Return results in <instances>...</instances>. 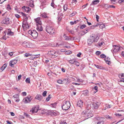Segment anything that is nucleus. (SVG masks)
I'll return each instance as SVG.
<instances>
[{"label": "nucleus", "instance_id": "nucleus-46", "mask_svg": "<svg viewBox=\"0 0 124 124\" xmlns=\"http://www.w3.org/2000/svg\"><path fill=\"white\" fill-rule=\"evenodd\" d=\"M96 18L97 22L99 21V16L98 15H96Z\"/></svg>", "mask_w": 124, "mask_h": 124}, {"label": "nucleus", "instance_id": "nucleus-64", "mask_svg": "<svg viewBox=\"0 0 124 124\" xmlns=\"http://www.w3.org/2000/svg\"><path fill=\"white\" fill-rule=\"evenodd\" d=\"M9 55L12 56L13 55V53L12 52H10L9 53Z\"/></svg>", "mask_w": 124, "mask_h": 124}, {"label": "nucleus", "instance_id": "nucleus-29", "mask_svg": "<svg viewBox=\"0 0 124 124\" xmlns=\"http://www.w3.org/2000/svg\"><path fill=\"white\" fill-rule=\"evenodd\" d=\"M68 6L67 4H65L63 6V9L64 10H66L68 9Z\"/></svg>", "mask_w": 124, "mask_h": 124}, {"label": "nucleus", "instance_id": "nucleus-31", "mask_svg": "<svg viewBox=\"0 0 124 124\" xmlns=\"http://www.w3.org/2000/svg\"><path fill=\"white\" fill-rule=\"evenodd\" d=\"M91 29L90 27H89L85 29V30L84 31V32L85 33H86L87 32L89 31V30Z\"/></svg>", "mask_w": 124, "mask_h": 124}, {"label": "nucleus", "instance_id": "nucleus-58", "mask_svg": "<svg viewBox=\"0 0 124 124\" xmlns=\"http://www.w3.org/2000/svg\"><path fill=\"white\" fill-rule=\"evenodd\" d=\"M88 5V4L87 3L85 5H84L82 6V7H83L84 8H85Z\"/></svg>", "mask_w": 124, "mask_h": 124}, {"label": "nucleus", "instance_id": "nucleus-10", "mask_svg": "<svg viewBox=\"0 0 124 124\" xmlns=\"http://www.w3.org/2000/svg\"><path fill=\"white\" fill-rule=\"evenodd\" d=\"M17 59V58H16V59L12 60L10 62L9 65L10 66L14 67V65L16 64L17 62L18 59Z\"/></svg>", "mask_w": 124, "mask_h": 124}, {"label": "nucleus", "instance_id": "nucleus-30", "mask_svg": "<svg viewBox=\"0 0 124 124\" xmlns=\"http://www.w3.org/2000/svg\"><path fill=\"white\" fill-rule=\"evenodd\" d=\"M98 44L99 46H101L103 44H104V43L103 42L101 41H100Z\"/></svg>", "mask_w": 124, "mask_h": 124}, {"label": "nucleus", "instance_id": "nucleus-21", "mask_svg": "<svg viewBox=\"0 0 124 124\" xmlns=\"http://www.w3.org/2000/svg\"><path fill=\"white\" fill-rule=\"evenodd\" d=\"M94 65L96 68L98 69L101 70L105 69L102 66H100L96 64H94Z\"/></svg>", "mask_w": 124, "mask_h": 124}, {"label": "nucleus", "instance_id": "nucleus-36", "mask_svg": "<svg viewBox=\"0 0 124 124\" xmlns=\"http://www.w3.org/2000/svg\"><path fill=\"white\" fill-rule=\"evenodd\" d=\"M93 89H94L95 91H94V93H96L98 91V87L97 86H95L93 88Z\"/></svg>", "mask_w": 124, "mask_h": 124}, {"label": "nucleus", "instance_id": "nucleus-34", "mask_svg": "<svg viewBox=\"0 0 124 124\" xmlns=\"http://www.w3.org/2000/svg\"><path fill=\"white\" fill-rule=\"evenodd\" d=\"M106 5L107 6V8H115V6L113 5H109V6H108L107 4L105 5V6H106Z\"/></svg>", "mask_w": 124, "mask_h": 124}, {"label": "nucleus", "instance_id": "nucleus-41", "mask_svg": "<svg viewBox=\"0 0 124 124\" xmlns=\"http://www.w3.org/2000/svg\"><path fill=\"white\" fill-rule=\"evenodd\" d=\"M75 62V61L73 59L69 61V62L71 64L74 63Z\"/></svg>", "mask_w": 124, "mask_h": 124}, {"label": "nucleus", "instance_id": "nucleus-3", "mask_svg": "<svg viewBox=\"0 0 124 124\" xmlns=\"http://www.w3.org/2000/svg\"><path fill=\"white\" fill-rule=\"evenodd\" d=\"M70 106V103L68 101H64L62 103V108L63 110H67Z\"/></svg>", "mask_w": 124, "mask_h": 124}, {"label": "nucleus", "instance_id": "nucleus-7", "mask_svg": "<svg viewBox=\"0 0 124 124\" xmlns=\"http://www.w3.org/2000/svg\"><path fill=\"white\" fill-rule=\"evenodd\" d=\"M27 18H25V20L23 21V23L22 27L24 30H25L29 28L28 23L27 22Z\"/></svg>", "mask_w": 124, "mask_h": 124}, {"label": "nucleus", "instance_id": "nucleus-17", "mask_svg": "<svg viewBox=\"0 0 124 124\" xmlns=\"http://www.w3.org/2000/svg\"><path fill=\"white\" fill-rule=\"evenodd\" d=\"M98 103V102H93V108L94 109H97L98 108L99 106V104L97 103Z\"/></svg>", "mask_w": 124, "mask_h": 124}, {"label": "nucleus", "instance_id": "nucleus-5", "mask_svg": "<svg viewBox=\"0 0 124 124\" xmlns=\"http://www.w3.org/2000/svg\"><path fill=\"white\" fill-rule=\"evenodd\" d=\"M28 33L31 34L34 39H36L38 36V33L35 30H29Z\"/></svg>", "mask_w": 124, "mask_h": 124}, {"label": "nucleus", "instance_id": "nucleus-37", "mask_svg": "<svg viewBox=\"0 0 124 124\" xmlns=\"http://www.w3.org/2000/svg\"><path fill=\"white\" fill-rule=\"evenodd\" d=\"M76 13H77L76 12H74L70 15V17L76 15Z\"/></svg>", "mask_w": 124, "mask_h": 124}, {"label": "nucleus", "instance_id": "nucleus-43", "mask_svg": "<svg viewBox=\"0 0 124 124\" xmlns=\"http://www.w3.org/2000/svg\"><path fill=\"white\" fill-rule=\"evenodd\" d=\"M86 27V25L85 24H83L81 25L80 26V28L81 29H83Z\"/></svg>", "mask_w": 124, "mask_h": 124}, {"label": "nucleus", "instance_id": "nucleus-40", "mask_svg": "<svg viewBox=\"0 0 124 124\" xmlns=\"http://www.w3.org/2000/svg\"><path fill=\"white\" fill-rule=\"evenodd\" d=\"M20 13L22 15V16H23V17H26V18H27V17L26 16V14L23 13L22 12H20Z\"/></svg>", "mask_w": 124, "mask_h": 124}, {"label": "nucleus", "instance_id": "nucleus-52", "mask_svg": "<svg viewBox=\"0 0 124 124\" xmlns=\"http://www.w3.org/2000/svg\"><path fill=\"white\" fill-rule=\"evenodd\" d=\"M30 55V54L26 53L24 54V56L25 57H27L29 56Z\"/></svg>", "mask_w": 124, "mask_h": 124}, {"label": "nucleus", "instance_id": "nucleus-42", "mask_svg": "<svg viewBox=\"0 0 124 124\" xmlns=\"http://www.w3.org/2000/svg\"><path fill=\"white\" fill-rule=\"evenodd\" d=\"M105 117L106 118L108 119H111L112 118V117L108 115H106L105 116Z\"/></svg>", "mask_w": 124, "mask_h": 124}, {"label": "nucleus", "instance_id": "nucleus-27", "mask_svg": "<svg viewBox=\"0 0 124 124\" xmlns=\"http://www.w3.org/2000/svg\"><path fill=\"white\" fill-rule=\"evenodd\" d=\"M99 2V0H93L91 4L92 5L93 4L94 5H96L97 4V3H98Z\"/></svg>", "mask_w": 124, "mask_h": 124}, {"label": "nucleus", "instance_id": "nucleus-14", "mask_svg": "<svg viewBox=\"0 0 124 124\" xmlns=\"http://www.w3.org/2000/svg\"><path fill=\"white\" fill-rule=\"evenodd\" d=\"M35 20L36 23V25L37 24H41V20L39 17H38L35 19Z\"/></svg>", "mask_w": 124, "mask_h": 124}, {"label": "nucleus", "instance_id": "nucleus-24", "mask_svg": "<svg viewBox=\"0 0 124 124\" xmlns=\"http://www.w3.org/2000/svg\"><path fill=\"white\" fill-rule=\"evenodd\" d=\"M29 5L30 6L33 7L34 6V4L33 1L32 0H31L29 1Z\"/></svg>", "mask_w": 124, "mask_h": 124}, {"label": "nucleus", "instance_id": "nucleus-23", "mask_svg": "<svg viewBox=\"0 0 124 124\" xmlns=\"http://www.w3.org/2000/svg\"><path fill=\"white\" fill-rule=\"evenodd\" d=\"M40 16L44 18H47L48 17L46 16V13H42L41 15Z\"/></svg>", "mask_w": 124, "mask_h": 124}, {"label": "nucleus", "instance_id": "nucleus-61", "mask_svg": "<svg viewBox=\"0 0 124 124\" xmlns=\"http://www.w3.org/2000/svg\"><path fill=\"white\" fill-rule=\"evenodd\" d=\"M111 0L112 4H114L115 3V0Z\"/></svg>", "mask_w": 124, "mask_h": 124}, {"label": "nucleus", "instance_id": "nucleus-56", "mask_svg": "<svg viewBox=\"0 0 124 124\" xmlns=\"http://www.w3.org/2000/svg\"><path fill=\"white\" fill-rule=\"evenodd\" d=\"M60 124H67V123L65 122L62 121L60 122Z\"/></svg>", "mask_w": 124, "mask_h": 124}, {"label": "nucleus", "instance_id": "nucleus-11", "mask_svg": "<svg viewBox=\"0 0 124 124\" xmlns=\"http://www.w3.org/2000/svg\"><path fill=\"white\" fill-rule=\"evenodd\" d=\"M113 46L115 47L112 52L113 54L114 53L118 52L120 50L121 47L120 46H117L116 45H114Z\"/></svg>", "mask_w": 124, "mask_h": 124}, {"label": "nucleus", "instance_id": "nucleus-35", "mask_svg": "<svg viewBox=\"0 0 124 124\" xmlns=\"http://www.w3.org/2000/svg\"><path fill=\"white\" fill-rule=\"evenodd\" d=\"M71 53V52L70 51H68L65 52V54H69Z\"/></svg>", "mask_w": 124, "mask_h": 124}, {"label": "nucleus", "instance_id": "nucleus-19", "mask_svg": "<svg viewBox=\"0 0 124 124\" xmlns=\"http://www.w3.org/2000/svg\"><path fill=\"white\" fill-rule=\"evenodd\" d=\"M83 104V102L82 100H80L78 101L77 103V106L80 107H82Z\"/></svg>", "mask_w": 124, "mask_h": 124}, {"label": "nucleus", "instance_id": "nucleus-38", "mask_svg": "<svg viewBox=\"0 0 124 124\" xmlns=\"http://www.w3.org/2000/svg\"><path fill=\"white\" fill-rule=\"evenodd\" d=\"M13 97L15 98H19V95L18 94H17L14 95L13 96Z\"/></svg>", "mask_w": 124, "mask_h": 124}, {"label": "nucleus", "instance_id": "nucleus-47", "mask_svg": "<svg viewBox=\"0 0 124 124\" xmlns=\"http://www.w3.org/2000/svg\"><path fill=\"white\" fill-rule=\"evenodd\" d=\"M47 92L46 91H45L42 94V95L43 96H45Z\"/></svg>", "mask_w": 124, "mask_h": 124}, {"label": "nucleus", "instance_id": "nucleus-6", "mask_svg": "<svg viewBox=\"0 0 124 124\" xmlns=\"http://www.w3.org/2000/svg\"><path fill=\"white\" fill-rule=\"evenodd\" d=\"M22 46L26 48H31L33 47L32 43L25 41L23 42L22 44Z\"/></svg>", "mask_w": 124, "mask_h": 124}, {"label": "nucleus", "instance_id": "nucleus-54", "mask_svg": "<svg viewBox=\"0 0 124 124\" xmlns=\"http://www.w3.org/2000/svg\"><path fill=\"white\" fill-rule=\"evenodd\" d=\"M81 54V53L80 52L78 53L77 55V56L78 57H80V55Z\"/></svg>", "mask_w": 124, "mask_h": 124}, {"label": "nucleus", "instance_id": "nucleus-57", "mask_svg": "<svg viewBox=\"0 0 124 124\" xmlns=\"http://www.w3.org/2000/svg\"><path fill=\"white\" fill-rule=\"evenodd\" d=\"M22 94L23 96H25L26 95V93L25 92H22Z\"/></svg>", "mask_w": 124, "mask_h": 124}, {"label": "nucleus", "instance_id": "nucleus-9", "mask_svg": "<svg viewBox=\"0 0 124 124\" xmlns=\"http://www.w3.org/2000/svg\"><path fill=\"white\" fill-rule=\"evenodd\" d=\"M32 100V98H31V96H29L24 99L23 100V101L25 103H29Z\"/></svg>", "mask_w": 124, "mask_h": 124}, {"label": "nucleus", "instance_id": "nucleus-62", "mask_svg": "<svg viewBox=\"0 0 124 124\" xmlns=\"http://www.w3.org/2000/svg\"><path fill=\"white\" fill-rule=\"evenodd\" d=\"M28 7H26V12H29Z\"/></svg>", "mask_w": 124, "mask_h": 124}, {"label": "nucleus", "instance_id": "nucleus-2", "mask_svg": "<svg viewBox=\"0 0 124 124\" xmlns=\"http://www.w3.org/2000/svg\"><path fill=\"white\" fill-rule=\"evenodd\" d=\"M81 115L82 116L85 117V119L90 118L93 116V114L91 113L90 109H88L87 108L82 113Z\"/></svg>", "mask_w": 124, "mask_h": 124}, {"label": "nucleus", "instance_id": "nucleus-51", "mask_svg": "<svg viewBox=\"0 0 124 124\" xmlns=\"http://www.w3.org/2000/svg\"><path fill=\"white\" fill-rule=\"evenodd\" d=\"M101 54V52L99 51H97L96 52V54L97 55H98Z\"/></svg>", "mask_w": 124, "mask_h": 124}, {"label": "nucleus", "instance_id": "nucleus-45", "mask_svg": "<svg viewBox=\"0 0 124 124\" xmlns=\"http://www.w3.org/2000/svg\"><path fill=\"white\" fill-rule=\"evenodd\" d=\"M105 27V26L104 24H102L100 25V28L102 29L103 28H104Z\"/></svg>", "mask_w": 124, "mask_h": 124}, {"label": "nucleus", "instance_id": "nucleus-50", "mask_svg": "<svg viewBox=\"0 0 124 124\" xmlns=\"http://www.w3.org/2000/svg\"><path fill=\"white\" fill-rule=\"evenodd\" d=\"M105 107L104 108L102 109V110H105L106 109H107L108 108V106H107V104H106L105 105Z\"/></svg>", "mask_w": 124, "mask_h": 124}, {"label": "nucleus", "instance_id": "nucleus-44", "mask_svg": "<svg viewBox=\"0 0 124 124\" xmlns=\"http://www.w3.org/2000/svg\"><path fill=\"white\" fill-rule=\"evenodd\" d=\"M100 57L101 58H104L106 57V56L105 55L103 54H101L100 55Z\"/></svg>", "mask_w": 124, "mask_h": 124}, {"label": "nucleus", "instance_id": "nucleus-20", "mask_svg": "<svg viewBox=\"0 0 124 124\" xmlns=\"http://www.w3.org/2000/svg\"><path fill=\"white\" fill-rule=\"evenodd\" d=\"M104 121L102 118H101L100 119L98 120L97 122L95 123V124H103Z\"/></svg>", "mask_w": 124, "mask_h": 124}, {"label": "nucleus", "instance_id": "nucleus-26", "mask_svg": "<svg viewBox=\"0 0 124 124\" xmlns=\"http://www.w3.org/2000/svg\"><path fill=\"white\" fill-rule=\"evenodd\" d=\"M63 37L65 38V39L66 40H71L70 38H69V37L67 36L65 34H64L63 35Z\"/></svg>", "mask_w": 124, "mask_h": 124}, {"label": "nucleus", "instance_id": "nucleus-39", "mask_svg": "<svg viewBox=\"0 0 124 124\" xmlns=\"http://www.w3.org/2000/svg\"><path fill=\"white\" fill-rule=\"evenodd\" d=\"M74 63L75 65L77 66H78L79 65V63L78 62L75 61Z\"/></svg>", "mask_w": 124, "mask_h": 124}, {"label": "nucleus", "instance_id": "nucleus-1", "mask_svg": "<svg viewBox=\"0 0 124 124\" xmlns=\"http://www.w3.org/2000/svg\"><path fill=\"white\" fill-rule=\"evenodd\" d=\"M99 38L98 34H92L88 39L87 43L89 45H91L93 42H97Z\"/></svg>", "mask_w": 124, "mask_h": 124}, {"label": "nucleus", "instance_id": "nucleus-18", "mask_svg": "<svg viewBox=\"0 0 124 124\" xmlns=\"http://www.w3.org/2000/svg\"><path fill=\"white\" fill-rule=\"evenodd\" d=\"M36 28L37 30L39 31H42L43 29L41 26V24L37 25Z\"/></svg>", "mask_w": 124, "mask_h": 124}, {"label": "nucleus", "instance_id": "nucleus-32", "mask_svg": "<svg viewBox=\"0 0 124 124\" xmlns=\"http://www.w3.org/2000/svg\"><path fill=\"white\" fill-rule=\"evenodd\" d=\"M27 83H30V79L29 78H27L25 81Z\"/></svg>", "mask_w": 124, "mask_h": 124}, {"label": "nucleus", "instance_id": "nucleus-48", "mask_svg": "<svg viewBox=\"0 0 124 124\" xmlns=\"http://www.w3.org/2000/svg\"><path fill=\"white\" fill-rule=\"evenodd\" d=\"M50 95H48V96L47 97L46 99V100L47 101H48L51 98V97H50Z\"/></svg>", "mask_w": 124, "mask_h": 124}, {"label": "nucleus", "instance_id": "nucleus-28", "mask_svg": "<svg viewBox=\"0 0 124 124\" xmlns=\"http://www.w3.org/2000/svg\"><path fill=\"white\" fill-rule=\"evenodd\" d=\"M13 33L11 31V30L10 29L8 30V32L7 34L8 35H11L13 34Z\"/></svg>", "mask_w": 124, "mask_h": 124}, {"label": "nucleus", "instance_id": "nucleus-13", "mask_svg": "<svg viewBox=\"0 0 124 124\" xmlns=\"http://www.w3.org/2000/svg\"><path fill=\"white\" fill-rule=\"evenodd\" d=\"M39 108L38 107H33L31 108V109L30 110V112H31L32 113H37L39 110Z\"/></svg>", "mask_w": 124, "mask_h": 124}, {"label": "nucleus", "instance_id": "nucleus-16", "mask_svg": "<svg viewBox=\"0 0 124 124\" xmlns=\"http://www.w3.org/2000/svg\"><path fill=\"white\" fill-rule=\"evenodd\" d=\"M35 99L40 101L43 98L42 96L40 95L37 94L35 97Z\"/></svg>", "mask_w": 124, "mask_h": 124}, {"label": "nucleus", "instance_id": "nucleus-8", "mask_svg": "<svg viewBox=\"0 0 124 124\" xmlns=\"http://www.w3.org/2000/svg\"><path fill=\"white\" fill-rule=\"evenodd\" d=\"M57 54L58 53L56 52L55 51L53 50L49 51L48 53V55H50L54 56V58L57 56V55L56 54Z\"/></svg>", "mask_w": 124, "mask_h": 124}, {"label": "nucleus", "instance_id": "nucleus-55", "mask_svg": "<svg viewBox=\"0 0 124 124\" xmlns=\"http://www.w3.org/2000/svg\"><path fill=\"white\" fill-rule=\"evenodd\" d=\"M22 9L23 11L26 12V7L25 6H23L22 8Z\"/></svg>", "mask_w": 124, "mask_h": 124}, {"label": "nucleus", "instance_id": "nucleus-60", "mask_svg": "<svg viewBox=\"0 0 124 124\" xmlns=\"http://www.w3.org/2000/svg\"><path fill=\"white\" fill-rule=\"evenodd\" d=\"M22 76L21 75H20L18 76V80H19L21 79Z\"/></svg>", "mask_w": 124, "mask_h": 124}, {"label": "nucleus", "instance_id": "nucleus-49", "mask_svg": "<svg viewBox=\"0 0 124 124\" xmlns=\"http://www.w3.org/2000/svg\"><path fill=\"white\" fill-rule=\"evenodd\" d=\"M57 82L59 84H61L62 83L63 81L61 80H59L57 81Z\"/></svg>", "mask_w": 124, "mask_h": 124}, {"label": "nucleus", "instance_id": "nucleus-22", "mask_svg": "<svg viewBox=\"0 0 124 124\" xmlns=\"http://www.w3.org/2000/svg\"><path fill=\"white\" fill-rule=\"evenodd\" d=\"M7 66V64H5L0 68V72H2L3 71L6 67Z\"/></svg>", "mask_w": 124, "mask_h": 124}, {"label": "nucleus", "instance_id": "nucleus-59", "mask_svg": "<svg viewBox=\"0 0 124 124\" xmlns=\"http://www.w3.org/2000/svg\"><path fill=\"white\" fill-rule=\"evenodd\" d=\"M7 123L8 124H12V123L10 121H9L8 120H7L6 121Z\"/></svg>", "mask_w": 124, "mask_h": 124}, {"label": "nucleus", "instance_id": "nucleus-63", "mask_svg": "<svg viewBox=\"0 0 124 124\" xmlns=\"http://www.w3.org/2000/svg\"><path fill=\"white\" fill-rule=\"evenodd\" d=\"M68 31L69 32L72 34H73L74 33V31L71 30H69Z\"/></svg>", "mask_w": 124, "mask_h": 124}, {"label": "nucleus", "instance_id": "nucleus-15", "mask_svg": "<svg viewBox=\"0 0 124 124\" xmlns=\"http://www.w3.org/2000/svg\"><path fill=\"white\" fill-rule=\"evenodd\" d=\"M51 114L52 116H56L59 115V113L57 111H52L51 112Z\"/></svg>", "mask_w": 124, "mask_h": 124}, {"label": "nucleus", "instance_id": "nucleus-25", "mask_svg": "<svg viewBox=\"0 0 124 124\" xmlns=\"http://www.w3.org/2000/svg\"><path fill=\"white\" fill-rule=\"evenodd\" d=\"M118 76L120 79H124V74H119Z\"/></svg>", "mask_w": 124, "mask_h": 124}, {"label": "nucleus", "instance_id": "nucleus-53", "mask_svg": "<svg viewBox=\"0 0 124 124\" xmlns=\"http://www.w3.org/2000/svg\"><path fill=\"white\" fill-rule=\"evenodd\" d=\"M15 16L16 17L18 18H19L20 17V16L17 14H15Z\"/></svg>", "mask_w": 124, "mask_h": 124}, {"label": "nucleus", "instance_id": "nucleus-12", "mask_svg": "<svg viewBox=\"0 0 124 124\" xmlns=\"http://www.w3.org/2000/svg\"><path fill=\"white\" fill-rule=\"evenodd\" d=\"M9 19L8 18H5L2 21L1 23L2 24H8L9 23Z\"/></svg>", "mask_w": 124, "mask_h": 124}, {"label": "nucleus", "instance_id": "nucleus-33", "mask_svg": "<svg viewBox=\"0 0 124 124\" xmlns=\"http://www.w3.org/2000/svg\"><path fill=\"white\" fill-rule=\"evenodd\" d=\"M88 93V91L86 90L84 91V94L85 95H86Z\"/></svg>", "mask_w": 124, "mask_h": 124}, {"label": "nucleus", "instance_id": "nucleus-4", "mask_svg": "<svg viewBox=\"0 0 124 124\" xmlns=\"http://www.w3.org/2000/svg\"><path fill=\"white\" fill-rule=\"evenodd\" d=\"M46 31L48 33L51 34L54 33L55 32L54 28L51 26L48 25L46 28Z\"/></svg>", "mask_w": 124, "mask_h": 124}]
</instances>
